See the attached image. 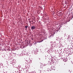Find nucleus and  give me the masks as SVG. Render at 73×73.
I'll return each mask as SVG.
<instances>
[{
	"label": "nucleus",
	"instance_id": "9",
	"mask_svg": "<svg viewBox=\"0 0 73 73\" xmlns=\"http://www.w3.org/2000/svg\"><path fill=\"white\" fill-rule=\"evenodd\" d=\"M53 45H54L53 43Z\"/></svg>",
	"mask_w": 73,
	"mask_h": 73
},
{
	"label": "nucleus",
	"instance_id": "1",
	"mask_svg": "<svg viewBox=\"0 0 73 73\" xmlns=\"http://www.w3.org/2000/svg\"><path fill=\"white\" fill-rule=\"evenodd\" d=\"M31 30H33V29H36V27L35 26H32L31 27Z\"/></svg>",
	"mask_w": 73,
	"mask_h": 73
},
{
	"label": "nucleus",
	"instance_id": "6",
	"mask_svg": "<svg viewBox=\"0 0 73 73\" xmlns=\"http://www.w3.org/2000/svg\"><path fill=\"white\" fill-rule=\"evenodd\" d=\"M42 41H43V40H42L40 42H41Z\"/></svg>",
	"mask_w": 73,
	"mask_h": 73
},
{
	"label": "nucleus",
	"instance_id": "8",
	"mask_svg": "<svg viewBox=\"0 0 73 73\" xmlns=\"http://www.w3.org/2000/svg\"><path fill=\"white\" fill-rule=\"evenodd\" d=\"M53 46H56V44H55L54 45H53Z\"/></svg>",
	"mask_w": 73,
	"mask_h": 73
},
{
	"label": "nucleus",
	"instance_id": "2",
	"mask_svg": "<svg viewBox=\"0 0 73 73\" xmlns=\"http://www.w3.org/2000/svg\"><path fill=\"white\" fill-rule=\"evenodd\" d=\"M42 67L41 66L39 68V71H41V70H42Z\"/></svg>",
	"mask_w": 73,
	"mask_h": 73
},
{
	"label": "nucleus",
	"instance_id": "5",
	"mask_svg": "<svg viewBox=\"0 0 73 73\" xmlns=\"http://www.w3.org/2000/svg\"><path fill=\"white\" fill-rule=\"evenodd\" d=\"M27 27H28V26H27V25L26 26H25V28H26V29H27Z\"/></svg>",
	"mask_w": 73,
	"mask_h": 73
},
{
	"label": "nucleus",
	"instance_id": "4",
	"mask_svg": "<svg viewBox=\"0 0 73 73\" xmlns=\"http://www.w3.org/2000/svg\"><path fill=\"white\" fill-rule=\"evenodd\" d=\"M64 60L65 62H66V61H68V59H65Z\"/></svg>",
	"mask_w": 73,
	"mask_h": 73
},
{
	"label": "nucleus",
	"instance_id": "7",
	"mask_svg": "<svg viewBox=\"0 0 73 73\" xmlns=\"http://www.w3.org/2000/svg\"><path fill=\"white\" fill-rule=\"evenodd\" d=\"M73 17H72V18H71V19H73Z\"/></svg>",
	"mask_w": 73,
	"mask_h": 73
},
{
	"label": "nucleus",
	"instance_id": "3",
	"mask_svg": "<svg viewBox=\"0 0 73 73\" xmlns=\"http://www.w3.org/2000/svg\"><path fill=\"white\" fill-rule=\"evenodd\" d=\"M46 17H47L46 18V19H47V20H48L49 19V16H46Z\"/></svg>",
	"mask_w": 73,
	"mask_h": 73
}]
</instances>
